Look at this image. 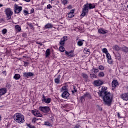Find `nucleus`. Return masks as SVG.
<instances>
[{
  "label": "nucleus",
  "mask_w": 128,
  "mask_h": 128,
  "mask_svg": "<svg viewBox=\"0 0 128 128\" xmlns=\"http://www.w3.org/2000/svg\"><path fill=\"white\" fill-rule=\"evenodd\" d=\"M108 88L102 86L101 89L98 92V94L100 98L103 100L104 104L110 106L112 102V94L110 92H106Z\"/></svg>",
  "instance_id": "f257e3e1"
},
{
  "label": "nucleus",
  "mask_w": 128,
  "mask_h": 128,
  "mask_svg": "<svg viewBox=\"0 0 128 128\" xmlns=\"http://www.w3.org/2000/svg\"><path fill=\"white\" fill-rule=\"evenodd\" d=\"M96 8V4H86L82 8V12L81 14V16H84L86 14V12H88V10H92Z\"/></svg>",
  "instance_id": "f03ea898"
},
{
  "label": "nucleus",
  "mask_w": 128,
  "mask_h": 128,
  "mask_svg": "<svg viewBox=\"0 0 128 128\" xmlns=\"http://www.w3.org/2000/svg\"><path fill=\"white\" fill-rule=\"evenodd\" d=\"M14 120L18 124H22L24 122V116L22 114L16 113L14 114Z\"/></svg>",
  "instance_id": "7ed1b4c3"
},
{
  "label": "nucleus",
  "mask_w": 128,
  "mask_h": 128,
  "mask_svg": "<svg viewBox=\"0 0 128 128\" xmlns=\"http://www.w3.org/2000/svg\"><path fill=\"white\" fill-rule=\"evenodd\" d=\"M92 99V96H90V94L88 92H86L85 94H84V96H82L80 97V101L82 102H84V100H91Z\"/></svg>",
  "instance_id": "20e7f679"
},
{
  "label": "nucleus",
  "mask_w": 128,
  "mask_h": 128,
  "mask_svg": "<svg viewBox=\"0 0 128 128\" xmlns=\"http://www.w3.org/2000/svg\"><path fill=\"white\" fill-rule=\"evenodd\" d=\"M5 12L7 16V20H10V18H12V10H10V8H7L5 10Z\"/></svg>",
  "instance_id": "39448f33"
},
{
  "label": "nucleus",
  "mask_w": 128,
  "mask_h": 128,
  "mask_svg": "<svg viewBox=\"0 0 128 128\" xmlns=\"http://www.w3.org/2000/svg\"><path fill=\"white\" fill-rule=\"evenodd\" d=\"M39 110L44 112V114H46L50 112V107L48 106H40L38 108Z\"/></svg>",
  "instance_id": "423d86ee"
},
{
  "label": "nucleus",
  "mask_w": 128,
  "mask_h": 128,
  "mask_svg": "<svg viewBox=\"0 0 128 128\" xmlns=\"http://www.w3.org/2000/svg\"><path fill=\"white\" fill-rule=\"evenodd\" d=\"M104 84V82L100 80H94L93 84L94 86H100Z\"/></svg>",
  "instance_id": "0eeeda50"
},
{
  "label": "nucleus",
  "mask_w": 128,
  "mask_h": 128,
  "mask_svg": "<svg viewBox=\"0 0 128 128\" xmlns=\"http://www.w3.org/2000/svg\"><path fill=\"white\" fill-rule=\"evenodd\" d=\"M32 114H33L34 116H36L37 118H42V114L40 112L39 110H32Z\"/></svg>",
  "instance_id": "6e6552de"
},
{
  "label": "nucleus",
  "mask_w": 128,
  "mask_h": 128,
  "mask_svg": "<svg viewBox=\"0 0 128 128\" xmlns=\"http://www.w3.org/2000/svg\"><path fill=\"white\" fill-rule=\"evenodd\" d=\"M22 8L20 6H18L17 4L14 5V12L16 14H20V12H22Z\"/></svg>",
  "instance_id": "1a4fd4ad"
},
{
  "label": "nucleus",
  "mask_w": 128,
  "mask_h": 128,
  "mask_svg": "<svg viewBox=\"0 0 128 128\" xmlns=\"http://www.w3.org/2000/svg\"><path fill=\"white\" fill-rule=\"evenodd\" d=\"M62 96L63 98L68 100L70 98V93H68V91H64L62 94Z\"/></svg>",
  "instance_id": "9d476101"
},
{
  "label": "nucleus",
  "mask_w": 128,
  "mask_h": 128,
  "mask_svg": "<svg viewBox=\"0 0 128 128\" xmlns=\"http://www.w3.org/2000/svg\"><path fill=\"white\" fill-rule=\"evenodd\" d=\"M24 78H28L30 76H34V73L32 72H25L23 73Z\"/></svg>",
  "instance_id": "9b49d317"
},
{
  "label": "nucleus",
  "mask_w": 128,
  "mask_h": 128,
  "mask_svg": "<svg viewBox=\"0 0 128 128\" xmlns=\"http://www.w3.org/2000/svg\"><path fill=\"white\" fill-rule=\"evenodd\" d=\"M42 102H46V104H50L51 102L50 98H46V96H44V94L42 95Z\"/></svg>",
  "instance_id": "f8f14e48"
},
{
  "label": "nucleus",
  "mask_w": 128,
  "mask_h": 128,
  "mask_svg": "<svg viewBox=\"0 0 128 128\" xmlns=\"http://www.w3.org/2000/svg\"><path fill=\"white\" fill-rule=\"evenodd\" d=\"M98 32L102 34H108V31L104 28H101L98 30Z\"/></svg>",
  "instance_id": "ddd939ff"
},
{
  "label": "nucleus",
  "mask_w": 128,
  "mask_h": 128,
  "mask_svg": "<svg viewBox=\"0 0 128 128\" xmlns=\"http://www.w3.org/2000/svg\"><path fill=\"white\" fill-rule=\"evenodd\" d=\"M120 98L124 100H128V93H124L120 95Z\"/></svg>",
  "instance_id": "4468645a"
},
{
  "label": "nucleus",
  "mask_w": 128,
  "mask_h": 128,
  "mask_svg": "<svg viewBox=\"0 0 128 128\" xmlns=\"http://www.w3.org/2000/svg\"><path fill=\"white\" fill-rule=\"evenodd\" d=\"M6 88H3L0 89V96H4V94H6Z\"/></svg>",
  "instance_id": "2eb2a0df"
},
{
  "label": "nucleus",
  "mask_w": 128,
  "mask_h": 128,
  "mask_svg": "<svg viewBox=\"0 0 128 128\" xmlns=\"http://www.w3.org/2000/svg\"><path fill=\"white\" fill-rule=\"evenodd\" d=\"M112 88H116L118 86V80H113L112 82Z\"/></svg>",
  "instance_id": "dca6fc26"
},
{
  "label": "nucleus",
  "mask_w": 128,
  "mask_h": 128,
  "mask_svg": "<svg viewBox=\"0 0 128 128\" xmlns=\"http://www.w3.org/2000/svg\"><path fill=\"white\" fill-rule=\"evenodd\" d=\"M54 28V24H50V23H48L44 26V28H46V30H48L50 28Z\"/></svg>",
  "instance_id": "f3484780"
},
{
  "label": "nucleus",
  "mask_w": 128,
  "mask_h": 128,
  "mask_svg": "<svg viewBox=\"0 0 128 128\" xmlns=\"http://www.w3.org/2000/svg\"><path fill=\"white\" fill-rule=\"evenodd\" d=\"M55 84H58L60 82V75H58L57 78L54 80Z\"/></svg>",
  "instance_id": "a211bd4d"
},
{
  "label": "nucleus",
  "mask_w": 128,
  "mask_h": 128,
  "mask_svg": "<svg viewBox=\"0 0 128 128\" xmlns=\"http://www.w3.org/2000/svg\"><path fill=\"white\" fill-rule=\"evenodd\" d=\"M65 54L68 56H69L70 58H72V56H74V52H68V51H66Z\"/></svg>",
  "instance_id": "6ab92c4d"
},
{
  "label": "nucleus",
  "mask_w": 128,
  "mask_h": 128,
  "mask_svg": "<svg viewBox=\"0 0 128 128\" xmlns=\"http://www.w3.org/2000/svg\"><path fill=\"white\" fill-rule=\"evenodd\" d=\"M20 74H15L14 76V79L17 80H20Z\"/></svg>",
  "instance_id": "aec40b11"
},
{
  "label": "nucleus",
  "mask_w": 128,
  "mask_h": 128,
  "mask_svg": "<svg viewBox=\"0 0 128 128\" xmlns=\"http://www.w3.org/2000/svg\"><path fill=\"white\" fill-rule=\"evenodd\" d=\"M68 85L66 84L64 86H63L61 88V92H68Z\"/></svg>",
  "instance_id": "412c9836"
},
{
  "label": "nucleus",
  "mask_w": 128,
  "mask_h": 128,
  "mask_svg": "<svg viewBox=\"0 0 128 128\" xmlns=\"http://www.w3.org/2000/svg\"><path fill=\"white\" fill-rule=\"evenodd\" d=\"M44 126H52V124H50L48 121H46L44 122Z\"/></svg>",
  "instance_id": "4be33fe9"
},
{
  "label": "nucleus",
  "mask_w": 128,
  "mask_h": 128,
  "mask_svg": "<svg viewBox=\"0 0 128 128\" xmlns=\"http://www.w3.org/2000/svg\"><path fill=\"white\" fill-rule=\"evenodd\" d=\"M82 76L83 78H84V80H88V76L85 73H82Z\"/></svg>",
  "instance_id": "5701e85b"
},
{
  "label": "nucleus",
  "mask_w": 128,
  "mask_h": 128,
  "mask_svg": "<svg viewBox=\"0 0 128 128\" xmlns=\"http://www.w3.org/2000/svg\"><path fill=\"white\" fill-rule=\"evenodd\" d=\"M113 50H120V46H118V45H114L113 46Z\"/></svg>",
  "instance_id": "b1692460"
},
{
  "label": "nucleus",
  "mask_w": 128,
  "mask_h": 128,
  "mask_svg": "<svg viewBox=\"0 0 128 128\" xmlns=\"http://www.w3.org/2000/svg\"><path fill=\"white\" fill-rule=\"evenodd\" d=\"M50 54V50L48 48L46 52V57L48 58Z\"/></svg>",
  "instance_id": "393cba45"
},
{
  "label": "nucleus",
  "mask_w": 128,
  "mask_h": 128,
  "mask_svg": "<svg viewBox=\"0 0 128 128\" xmlns=\"http://www.w3.org/2000/svg\"><path fill=\"white\" fill-rule=\"evenodd\" d=\"M84 42V40H80L79 41H78V46H82V44H84V42Z\"/></svg>",
  "instance_id": "a878e982"
},
{
  "label": "nucleus",
  "mask_w": 128,
  "mask_h": 128,
  "mask_svg": "<svg viewBox=\"0 0 128 128\" xmlns=\"http://www.w3.org/2000/svg\"><path fill=\"white\" fill-rule=\"evenodd\" d=\"M98 76L99 78H104V73L103 72H100L98 73Z\"/></svg>",
  "instance_id": "bb28decb"
},
{
  "label": "nucleus",
  "mask_w": 128,
  "mask_h": 128,
  "mask_svg": "<svg viewBox=\"0 0 128 128\" xmlns=\"http://www.w3.org/2000/svg\"><path fill=\"white\" fill-rule=\"evenodd\" d=\"M15 28L16 30H18V32H20V30H22V28H20V25H16L15 26Z\"/></svg>",
  "instance_id": "cd10ccee"
},
{
  "label": "nucleus",
  "mask_w": 128,
  "mask_h": 128,
  "mask_svg": "<svg viewBox=\"0 0 128 128\" xmlns=\"http://www.w3.org/2000/svg\"><path fill=\"white\" fill-rule=\"evenodd\" d=\"M59 50L60 52H64L66 50V49L64 48V46H60Z\"/></svg>",
  "instance_id": "c85d7f7f"
},
{
  "label": "nucleus",
  "mask_w": 128,
  "mask_h": 128,
  "mask_svg": "<svg viewBox=\"0 0 128 128\" xmlns=\"http://www.w3.org/2000/svg\"><path fill=\"white\" fill-rule=\"evenodd\" d=\"M102 50V52H104V54H106L108 53V49H106V48H104Z\"/></svg>",
  "instance_id": "c756f323"
},
{
  "label": "nucleus",
  "mask_w": 128,
  "mask_h": 128,
  "mask_svg": "<svg viewBox=\"0 0 128 128\" xmlns=\"http://www.w3.org/2000/svg\"><path fill=\"white\" fill-rule=\"evenodd\" d=\"M61 40L63 41V42L64 43L66 42V40H68V36H64L62 38H61Z\"/></svg>",
  "instance_id": "7c9ffc66"
},
{
  "label": "nucleus",
  "mask_w": 128,
  "mask_h": 128,
  "mask_svg": "<svg viewBox=\"0 0 128 128\" xmlns=\"http://www.w3.org/2000/svg\"><path fill=\"white\" fill-rule=\"evenodd\" d=\"M122 50L123 52H128V48L126 46H124L122 48Z\"/></svg>",
  "instance_id": "2f4dec72"
},
{
  "label": "nucleus",
  "mask_w": 128,
  "mask_h": 128,
  "mask_svg": "<svg viewBox=\"0 0 128 128\" xmlns=\"http://www.w3.org/2000/svg\"><path fill=\"white\" fill-rule=\"evenodd\" d=\"M108 64H112V62H113L112 59V58L108 59Z\"/></svg>",
  "instance_id": "473e14b6"
},
{
  "label": "nucleus",
  "mask_w": 128,
  "mask_h": 128,
  "mask_svg": "<svg viewBox=\"0 0 128 128\" xmlns=\"http://www.w3.org/2000/svg\"><path fill=\"white\" fill-rule=\"evenodd\" d=\"M90 76L91 78H98V76H96V74H90Z\"/></svg>",
  "instance_id": "72a5a7b5"
},
{
  "label": "nucleus",
  "mask_w": 128,
  "mask_h": 128,
  "mask_svg": "<svg viewBox=\"0 0 128 128\" xmlns=\"http://www.w3.org/2000/svg\"><path fill=\"white\" fill-rule=\"evenodd\" d=\"M68 0H62V2L64 6H66V4H68Z\"/></svg>",
  "instance_id": "f704fd0d"
},
{
  "label": "nucleus",
  "mask_w": 128,
  "mask_h": 128,
  "mask_svg": "<svg viewBox=\"0 0 128 128\" xmlns=\"http://www.w3.org/2000/svg\"><path fill=\"white\" fill-rule=\"evenodd\" d=\"M94 70V74H96L97 72H98L99 70L98 68H92V71Z\"/></svg>",
  "instance_id": "c9c22d12"
},
{
  "label": "nucleus",
  "mask_w": 128,
  "mask_h": 128,
  "mask_svg": "<svg viewBox=\"0 0 128 128\" xmlns=\"http://www.w3.org/2000/svg\"><path fill=\"white\" fill-rule=\"evenodd\" d=\"M74 15L72 13H68V18H74Z\"/></svg>",
  "instance_id": "e433bc0d"
},
{
  "label": "nucleus",
  "mask_w": 128,
  "mask_h": 128,
  "mask_svg": "<svg viewBox=\"0 0 128 128\" xmlns=\"http://www.w3.org/2000/svg\"><path fill=\"white\" fill-rule=\"evenodd\" d=\"M106 57L108 58V60L110 59V58H112V56H110V53H107L106 54Z\"/></svg>",
  "instance_id": "4c0bfd02"
},
{
  "label": "nucleus",
  "mask_w": 128,
  "mask_h": 128,
  "mask_svg": "<svg viewBox=\"0 0 128 128\" xmlns=\"http://www.w3.org/2000/svg\"><path fill=\"white\" fill-rule=\"evenodd\" d=\"M73 88L74 90H72V94H74L78 92V90H76V86H74Z\"/></svg>",
  "instance_id": "58836bf2"
},
{
  "label": "nucleus",
  "mask_w": 128,
  "mask_h": 128,
  "mask_svg": "<svg viewBox=\"0 0 128 128\" xmlns=\"http://www.w3.org/2000/svg\"><path fill=\"white\" fill-rule=\"evenodd\" d=\"M8 32V30L6 28H4L2 30V34H6Z\"/></svg>",
  "instance_id": "ea45409f"
},
{
  "label": "nucleus",
  "mask_w": 128,
  "mask_h": 128,
  "mask_svg": "<svg viewBox=\"0 0 128 128\" xmlns=\"http://www.w3.org/2000/svg\"><path fill=\"white\" fill-rule=\"evenodd\" d=\"M98 69L100 70H104V66H102V65H100L98 66Z\"/></svg>",
  "instance_id": "a19ab883"
},
{
  "label": "nucleus",
  "mask_w": 128,
  "mask_h": 128,
  "mask_svg": "<svg viewBox=\"0 0 128 128\" xmlns=\"http://www.w3.org/2000/svg\"><path fill=\"white\" fill-rule=\"evenodd\" d=\"M27 126H28V128H36V127H34V126L30 124H27Z\"/></svg>",
  "instance_id": "79ce46f5"
},
{
  "label": "nucleus",
  "mask_w": 128,
  "mask_h": 128,
  "mask_svg": "<svg viewBox=\"0 0 128 128\" xmlns=\"http://www.w3.org/2000/svg\"><path fill=\"white\" fill-rule=\"evenodd\" d=\"M28 26H30V28H34V26H32V24L30 23L28 24Z\"/></svg>",
  "instance_id": "37998d69"
},
{
  "label": "nucleus",
  "mask_w": 128,
  "mask_h": 128,
  "mask_svg": "<svg viewBox=\"0 0 128 128\" xmlns=\"http://www.w3.org/2000/svg\"><path fill=\"white\" fill-rule=\"evenodd\" d=\"M60 44L62 46H63L64 44V43L62 40H60Z\"/></svg>",
  "instance_id": "c03bdc74"
},
{
  "label": "nucleus",
  "mask_w": 128,
  "mask_h": 128,
  "mask_svg": "<svg viewBox=\"0 0 128 128\" xmlns=\"http://www.w3.org/2000/svg\"><path fill=\"white\" fill-rule=\"evenodd\" d=\"M38 120V119H36V118H32V122H36V120Z\"/></svg>",
  "instance_id": "a18cd8bd"
},
{
  "label": "nucleus",
  "mask_w": 128,
  "mask_h": 128,
  "mask_svg": "<svg viewBox=\"0 0 128 128\" xmlns=\"http://www.w3.org/2000/svg\"><path fill=\"white\" fill-rule=\"evenodd\" d=\"M69 14H74V9L70 10V11L69 12Z\"/></svg>",
  "instance_id": "49530a36"
},
{
  "label": "nucleus",
  "mask_w": 128,
  "mask_h": 128,
  "mask_svg": "<svg viewBox=\"0 0 128 128\" xmlns=\"http://www.w3.org/2000/svg\"><path fill=\"white\" fill-rule=\"evenodd\" d=\"M84 52H90V50L88 48H85L84 50Z\"/></svg>",
  "instance_id": "de8ad7c7"
},
{
  "label": "nucleus",
  "mask_w": 128,
  "mask_h": 128,
  "mask_svg": "<svg viewBox=\"0 0 128 128\" xmlns=\"http://www.w3.org/2000/svg\"><path fill=\"white\" fill-rule=\"evenodd\" d=\"M52 8V6L50 4H48V5L47 6V7H46V8H48V9H50V8Z\"/></svg>",
  "instance_id": "09e8293b"
},
{
  "label": "nucleus",
  "mask_w": 128,
  "mask_h": 128,
  "mask_svg": "<svg viewBox=\"0 0 128 128\" xmlns=\"http://www.w3.org/2000/svg\"><path fill=\"white\" fill-rule=\"evenodd\" d=\"M24 12L26 16V14H28V12L26 10H24Z\"/></svg>",
  "instance_id": "8fccbe9b"
},
{
  "label": "nucleus",
  "mask_w": 128,
  "mask_h": 128,
  "mask_svg": "<svg viewBox=\"0 0 128 128\" xmlns=\"http://www.w3.org/2000/svg\"><path fill=\"white\" fill-rule=\"evenodd\" d=\"M68 8L69 10H71V8H72V5H70L69 6H68Z\"/></svg>",
  "instance_id": "3c124183"
},
{
  "label": "nucleus",
  "mask_w": 128,
  "mask_h": 128,
  "mask_svg": "<svg viewBox=\"0 0 128 128\" xmlns=\"http://www.w3.org/2000/svg\"><path fill=\"white\" fill-rule=\"evenodd\" d=\"M36 43L37 44H40V46H42V42H36Z\"/></svg>",
  "instance_id": "603ef678"
},
{
  "label": "nucleus",
  "mask_w": 128,
  "mask_h": 128,
  "mask_svg": "<svg viewBox=\"0 0 128 128\" xmlns=\"http://www.w3.org/2000/svg\"><path fill=\"white\" fill-rule=\"evenodd\" d=\"M80 128V126H78V125H76V126L74 127V128Z\"/></svg>",
  "instance_id": "864d4df0"
},
{
  "label": "nucleus",
  "mask_w": 128,
  "mask_h": 128,
  "mask_svg": "<svg viewBox=\"0 0 128 128\" xmlns=\"http://www.w3.org/2000/svg\"><path fill=\"white\" fill-rule=\"evenodd\" d=\"M34 12V8H32L31 10V12L32 13V12Z\"/></svg>",
  "instance_id": "5fc2aeb1"
},
{
  "label": "nucleus",
  "mask_w": 128,
  "mask_h": 128,
  "mask_svg": "<svg viewBox=\"0 0 128 128\" xmlns=\"http://www.w3.org/2000/svg\"><path fill=\"white\" fill-rule=\"evenodd\" d=\"M24 0V2H30V0Z\"/></svg>",
  "instance_id": "6e6d98bb"
},
{
  "label": "nucleus",
  "mask_w": 128,
  "mask_h": 128,
  "mask_svg": "<svg viewBox=\"0 0 128 128\" xmlns=\"http://www.w3.org/2000/svg\"><path fill=\"white\" fill-rule=\"evenodd\" d=\"M23 36L24 38H26V34H23Z\"/></svg>",
  "instance_id": "4d7b16f0"
},
{
  "label": "nucleus",
  "mask_w": 128,
  "mask_h": 128,
  "mask_svg": "<svg viewBox=\"0 0 128 128\" xmlns=\"http://www.w3.org/2000/svg\"><path fill=\"white\" fill-rule=\"evenodd\" d=\"M3 74H6V72L5 71H4Z\"/></svg>",
  "instance_id": "13d9d810"
},
{
  "label": "nucleus",
  "mask_w": 128,
  "mask_h": 128,
  "mask_svg": "<svg viewBox=\"0 0 128 128\" xmlns=\"http://www.w3.org/2000/svg\"><path fill=\"white\" fill-rule=\"evenodd\" d=\"M2 6H4V5L2 4H0V8H2Z\"/></svg>",
  "instance_id": "bf43d9fd"
},
{
  "label": "nucleus",
  "mask_w": 128,
  "mask_h": 128,
  "mask_svg": "<svg viewBox=\"0 0 128 128\" xmlns=\"http://www.w3.org/2000/svg\"><path fill=\"white\" fill-rule=\"evenodd\" d=\"M106 58V56H104V54H103V58Z\"/></svg>",
  "instance_id": "052dcab7"
},
{
  "label": "nucleus",
  "mask_w": 128,
  "mask_h": 128,
  "mask_svg": "<svg viewBox=\"0 0 128 128\" xmlns=\"http://www.w3.org/2000/svg\"><path fill=\"white\" fill-rule=\"evenodd\" d=\"M2 120V116H0V121Z\"/></svg>",
  "instance_id": "680f3d73"
},
{
  "label": "nucleus",
  "mask_w": 128,
  "mask_h": 128,
  "mask_svg": "<svg viewBox=\"0 0 128 128\" xmlns=\"http://www.w3.org/2000/svg\"><path fill=\"white\" fill-rule=\"evenodd\" d=\"M52 0H49V2H52Z\"/></svg>",
  "instance_id": "e2e57ef3"
},
{
  "label": "nucleus",
  "mask_w": 128,
  "mask_h": 128,
  "mask_svg": "<svg viewBox=\"0 0 128 128\" xmlns=\"http://www.w3.org/2000/svg\"><path fill=\"white\" fill-rule=\"evenodd\" d=\"M28 64V62H25V64Z\"/></svg>",
  "instance_id": "0e129e2a"
},
{
  "label": "nucleus",
  "mask_w": 128,
  "mask_h": 128,
  "mask_svg": "<svg viewBox=\"0 0 128 128\" xmlns=\"http://www.w3.org/2000/svg\"><path fill=\"white\" fill-rule=\"evenodd\" d=\"M6 87L8 88V85L6 86Z\"/></svg>",
  "instance_id": "69168bd1"
}]
</instances>
